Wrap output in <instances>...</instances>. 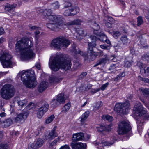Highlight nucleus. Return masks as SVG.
Segmentation results:
<instances>
[{
    "mask_svg": "<svg viewBox=\"0 0 149 149\" xmlns=\"http://www.w3.org/2000/svg\"><path fill=\"white\" fill-rule=\"evenodd\" d=\"M125 76V72H123L120 73L116 77L114 78V81H118L119 79H121L122 77H123Z\"/></svg>",
    "mask_w": 149,
    "mask_h": 149,
    "instance_id": "nucleus-33",
    "label": "nucleus"
},
{
    "mask_svg": "<svg viewBox=\"0 0 149 149\" xmlns=\"http://www.w3.org/2000/svg\"><path fill=\"white\" fill-rule=\"evenodd\" d=\"M88 53H91L93 52V48L95 47L96 45L95 43L93 42H90L88 43Z\"/></svg>",
    "mask_w": 149,
    "mask_h": 149,
    "instance_id": "nucleus-22",
    "label": "nucleus"
},
{
    "mask_svg": "<svg viewBox=\"0 0 149 149\" xmlns=\"http://www.w3.org/2000/svg\"><path fill=\"white\" fill-rule=\"evenodd\" d=\"M97 131L99 132H102L104 131H108L106 127L104 126L101 125L99 127H97Z\"/></svg>",
    "mask_w": 149,
    "mask_h": 149,
    "instance_id": "nucleus-38",
    "label": "nucleus"
},
{
    "mask_svg": "<svg viewBox=\"0 0 149 149\" xmlns=\"http://www.w3.org/2000/svg\"><path fill=\"white\" fill-rule=\"evenodd\" d=\"M21 78L24 84L28 88H34L37 84L35 72L33 70H28L22 72Z\"/></svg>",
    "mask_w": 149,
    "mask_h": 149,
    "instance_id": "nucleus-3",
    "label": "nucleus"
},
{
    "mask_svg": "<svg viewBox=\"0 0 149 149\" xmlns=\"http://www.w3.org/2000/svg\"><path fill=\"white\" fill-rule=\"evenodd\" d=\"M97 29H96L94 31V33L97 36L100 37L103 35L104 33L100 30H97Z\"/></svg>",
    "mask_w": 149,
    "mask_h": 149,
    "instance_id": "nucleus-40",
    "label": "nucleus"
},
{
    "mask_svg": "<svg viewBox=\"0 0 149 149\" xmlns=\"http://www.w3.org/2000/svg\"><path fill=\"white\" fill-rule=\"evenodd\" d=\"M112 35L115 38H117L121 35L120 33L118 31H114L112 33Z\"/></svg>",
    "mask_w": 149,
    "mask_h": 149,
    "instance_id": "nucleus-45",
    "label": "nucleus"
},
{
    "mask_svg": "<svg viewBox=\"0 0 149 149\" xmlns=\"http://www.w3.org/2000/svg\"><path fill=\"white\" fill-rule=\"evenodd\" d=\"M15 93L13 86L9 84L3 85L0 91V95L2 98L8 100L13 97Z\"/></svg>",
    "mask_w": 149,
    "mask_h": 149,
    "instance_id": "nucleus-5",
    "label": "nucleus"
},
{
    "mask_svg": "<svg viewBox=\"0 0 149 149\" xmlns=\"http://www.w3.org/2000/svg\"><path fill=\"white\" fill-rule=\"evenodd\" d=\"M100 90V89H93L91 91V92L93 94L95 93L98 91H99Z\"/></svg>",
    "mask_w": 149,
    "mask_h": 149,
    "instance_id": "nucleus-64",
    "label": "nucleus"
},
{
    "mask_svg": "<svg viewBox=\"0 0 149 149\" xmlns=\"http://www.w3.org/2000/svg\"><path fill=\"white\" fill-rule=\"evenodd\" d=\"M60 104V103L58 100H57L55 99H53L50 103L51 106L53 108L56 107Z\"/></svg>",
    "mask_w": 149,
    "mask_h": 149,
    "instance_id": "nucleus-30",
    "label": "nucleus"
},
{
    "mask_svg": "<svg viewBox=\"0 0 149 149\" xmlns=\"http://www.w3.org/2000/svg\"><path fill=\"white\" fill-rule=\"evenodd\" d=\"M49 108V104L45 102H43L39 104L36 110L37 117L40 118L48 111Z\"/></svg>",
    "mask_w": 149,
    "mask_h": 149,
    "instance_id": "nucleus-11",
    "label": "nucleus"
},
{
    "mask_svg": "<svg viewBox=\"0 0 149 149\" xmlns=\"http://www.w3.org/2000/svg\"><path fill=\"white\" fill-rule=\"evenodd\" d=\"M137 65L140 68V70L142 69L143 63L141 61H138L137 63Z\"/></svg>",
    "mask_w": 149,
    "mask_h": 149,
    "instance_id": "nucleus-59",
    "label": "nucleus"
},
{
    "mask_svg": "<svg viewBox=\"0 0 149 149\" xmlns=\"http://www.w3.org/2000/svg\"><path fill=\"white\" fill-rule=\"evenodd\" d=\"M84 138V134L83 133H78L73 135V141H75L83 140Z\"/></svg>",
    "mask_w": 149,
    "mask_h": 149,
    "instance_id": "nucleus-17",
    "label": "nucleus"
},
{
    "mask_svg": "<svg viewBox=\"0 0 149 149\" xmlns=\"http://www.w3.org/2000/svg\"><path fill=\"white\" fill-rule=\"evenodd\" d=\"M102 105L103 103L101 101H100L97 102L93 106V110L94 111L98 110L102 107Z\"/></svg>",
    "mask_w": 149,
    "mask_h": 149,
    "instance_id": "nucleus-28",
    "label": "nucleus"
},
{
    "mask_svg": "<svg viewBox=\"0 0 149 149\" xmlns=\"http://www.w3.org/2000/svg\"><path fill=\"white\" fill-rule=\"evenodd\" d=\"M52 10L50 9H46L43 11L42 14L45 17L48 19L49 21H55V19H60V17L62 16L59 15H52Z\"/></svg>",
    "mask_w": 149,
    "mask_h": 149,
    "instance_id": "nucleus-12",
    "label": "nucleus"
},
{
    "mask_svg": "<svg viewBox=\"0 0 149 149\" xmlns=\"http://www.w3.org/2000/svg\"><path fill=\"white\" fill-rule=\"evenodd\" d=\"M59 149H70V147L68 145H65L61 146Z\"/></svg>",
    "mask_w": 149,
    "mask_h": 149,
    "instance_id": "nucleus-61",
    "label": "nucleus"
},
{
    "mask_svg": "<svg viewBox=\"0 0 149 149\" xmlns=\"http://www.w3.org/2000/svg\"><path fill=\"white\" fill-rule=\"evenodd\" d=\"M92 85H91V84H88L87 85V86L85 88V90L86 91H88V90L90 89L92 87Z\"/></svg>",
    "mask_w": 149,
    "mask_h": 149,
    "instance_id": "nucleus-63",
    "label": "nucleus"
},
{
    "mask_svg": "<svg viewBox=\"0 0 149 149\" xmlns=\"http://www.w3.org/2000/svg\"><path fill=\"white\" fill-rule=\"evenodd\" d=\"M106 60L107 59L106 58H102L99 59L96 62L94 67H96L99 65L105 64L106 63Z\"/></svg>",
    "mask_w": 149,
    "mask_h": 149,
    "instance_id": "nucleus-27",
    "label": "nucleus"
},
{
    "mask_svg": "<svg viewBox=\"0 0 149 149\" xmlns=\"http://www.w3.org/2000/svg\"><path fill=\"white\" fill-rule=\"evenodd\" d=\"M60 19H55V21H49L52 23H48L46 24L47 27L52 31H56L58 28H61L60 26L63 25L64 18L62 16L60 17Z\"/></svg>",
    "mask_w": 149,
    "mask_h": 149,
    "instance_id": "nucleus-10",
    "label": "nucleus"
},
{
    "mask_svg": "<svg viewBox=\"0 0 149 149\" xmlns=\"http://www.w3.org/2000/svg\"><path fill=\"white\" fill-rule=\"evenodd\" d=\"M70 51L75 55H77V54H80L84 57V60H86L88 58V56L86 53L81 51L79 49H78L77 51L75 47L74 46L70 49Z\"/></svg>",
    "mask_w": 149,
    "mask_h": 149,
    "instance_id": "nucleus-14",
    "label": "nucleus"
},
{
    "mask_svg": "<svg viewBox=\"0 0 149 149\" xmlns=\"http://www.w3.org/2000/svg\"><path fill=\"white\" fill-rule=\"evenodd\" d=\"M43 140L39 138L37 140L36 144V147H40L43 145Z\"/></svg>",
    "mask_w": 149,
    "mask_h": 149,
    "instance_id": "nucleus-35",
    "label": "nucleus"
},
{
    "mask_svg": "<svg viewBox=\"0 0 149 149\" xmlns=\"http://www.w3.org/2000/svg\"><path fill=\"white\" fill-rule=\"evenodd\" d=\"M137 123L138 127H141V128H142L143 124V122L142 121L138 120L137 121Z\"/></svg>",
    "mask_w": 149,
    "mask_h": 149,
    "instance_id": "nucleus-52",
    "label": "nucleus"
},
{
    "mask_svg": "<svg viewBox=\"0 0 149 149\" xmlns=\"http://www.w3.org/2000/svg\"><path fill=\"white\" fill-rule=\"evenodd\" d=\"M143 95L145 97H149V88H141L140 89Z\"/></svg>",
    "mask_w": 149,
    "mask_h": 149,
    "instance_id": "nucleus-24",
    "label": "nucleus"
},
{
    "mask_svg": "<svg viewBox=\"0 0 149 149\" xmlns=\"http://www.w3.org/2000/svg\"><path fill=\"white\" fill-rule=\"evenodd\" d=\"M117 66L116 64H113L111 65L109 70L111 72H115L116 70Z\"/></svg>",
    "mask_w": 149,
    "mask_h": 149,
    "instance_id": "nucleus-39",
    "label": "nucleus"
},
{
    "mask_svg": "<svg viewBox=\"0 0 149 149\" xmlns=\"http://www.w3.org/2000/svg\"><path fill=\"white\" fill-rule=\"evenodd\" d=\"M90 38L92 41V42L95 43V42L97 41L98 38L95 36L91 35L90 36Z\"/></svg>",
    "mask_w": 149,
    "mask_h": 149,
    "instance_id": "nucleus-54",
    "label": "nucleus"
},
{
    "mask_svg": "<svg viewBox=\"0 0 149 149\" xmlns=\"http://www.w3.org/2000/svg\"><path fill=\"white\" fill-rule=\"evenodd\" d=\"M141 58L143 60H148L149 58V55L148 54L145 53L142 55Z\"/></svg>",
    "mask_w": 149,
    "mask_h": 149,
    "instance_id": "nucleus-50",
    "label": "nucleus"
},
{
    "mask_svg": "<svg viewBox=\"0 0 149 149\" xmlns=\"http://www.w3.org/2000/svg\"><path fill=\"white\" fill-rule=\"evenodd\" d=\"M131 129L128 121L123 120L118 123L117 132L119 134H124L130 130Z\"/></svg>",
    "mask_w": 149,
    "mask_h": 149,
    "instance_id": "nucleus-9",
    "label": "nucleus"
},
{
    "mask_svg": "<svg viewBox=\"0 0 149 149\" xmlns=\"http://www.w3.org/2000/svg\"><path fill=\"white\" fill-rule=\"evenodd\" d=\"M33 45L32 38L24 37L17 41L15 49L17 52L20 53L21 57L22 60L33 59L35 57V54L31 48Z\"/></svg>",
    "mask_w": 149,
    "mask_h": 149,
    "instance_id": "nucleus-1",
    "label": "nucleus"
},
{
    "mask_svg": "<svg viewBox=\"0 0 149 149\" xmlns=\"http://www.w3.org/2000/svg\"><path fill=\"white\" fill-rule=\"evenodd\" d=\"M65 3H64V8H66L71 7L72 6V4L70 2L67 1H65Z\"/></svg>",
    "mask_w": 149,
    "mask_h": 149,
    "instance_id": "nucleus-42",
    "label": "nucleus"
},
{
    "mask_svg": "<svg viewBox=\"0 0 149 149\" xmlns=\"http://www.w3.org/2000/svg\"><path fill=\"white\" fill-rule=\"evenodd\" d=\"M107 38L106 35L104 33L103 35L100 37L99 40L100 41L104 42Z\"/></svg>",
    "mask_w": 149,
    "mask_h": 149,
    "instance_id": "nucleus-48",
    "label": "nucleus"
},
{
    "mask_svg": "<svg viewBox=\"0 0 149 149\" xmlns=\"http://www.w3.org/2000/svg\"><path fill=\"white\" fill-rule=\"evenodd\" d=\"M106 26L108 28H111L112 25L111 23L109 22H107L105 23Z\"/></svg>",
    "mask_w": 149,
    "mask_h": 149,
    "instance_id": "nucleus-62",
    "label": "nucleus"
},
{
    "mask_svg": "<svg viewBox=\"0 0 149 149\" xmlns=\"http://www.w3.org/2000/svg\"><path fill=\"white\" fill-rule=\"evenodd\" d=\"M70 43V40L66 37L60 36L51 41L50 46L54 49L60 50L61 47L66 48Z\"/></svg>",
    "mask_w": 149,
    "mask_h": 149,
    "instance_id": "nucleus-4",
    "label": "nucleus"
},
{
    "mask_svg": "<svg viewBox=\"0 0 149 149\" xmlns=\"http://www.w3.org/2000/svg\"><path fill=\"white\" fill-rule=\"evenodd\" d=\"M54 116L53 115H51L49 117L47 118L45 121L47 124H49L52 122L54 118Z\"/></svg>",
    "mask_w": 149,
    "mask_h": 149,
    "instance_id": "nucleus-36",
    "label": "nucleus"
},
{
    "mask_svg": "<svg viewBox=\"0 0 149 149\" xmlns=\"http://www.w3.org/2000/svg\"><path fill=\"white\" fill-rule=\"evenodd\" d=\"M100 47L102 49L106 50H109L110 49L109 46H106L104 45H100Z\"/></svg>",
    "mask_w": 149,
    "mask_h": 149,
    "instance_id": "nucleus-57",
    "label": "nucleus"
},
{
    "mask_svg": "<svg viewBox=\"0 0 149 149\" xmlns=\"http://www.w3.org/2000/svg\"><path fill=\"white\" fill-rule=\"evenodd\" d=\"M27 115L25 113H21L18 115L15 118L14 120L16 123L19 122L23 120H25L27 117Z\"/></svg>",
    "mask_w": 149,
    "mask_h": 149,
    "instance_id": "nucleus-16",
    "label": "nucleus"
},
{
    "mask_svg": "<svg viewBox=\"0 0 149 149\" xmlns=\"http://www.w3.org/2000/svg\"><path fill=\"white\" fill-rule=\"evenodd\" d=\"M137 25L138 26H140L141 25L143 22V18L141 16H139L137 18Z\"/></svg>",
    "mask_w": 149,
    "mask_h": 149,
    "instance_id": "nucleus-41",
    "label": "nucleus"
},
{
    "mask_svg": "<svg viewBox=\"0 0 149 149\" xmlns=\"http://www.w3.org/2000/svg\"><path fill=\"white\" fill-rule=\"evenodd\" d=\"M71 145L72 149H86V146L85 143L73 142L71 143Z\"/></svg>",
    "mask_w": 149,
    "mask_h": 149,
    "instance_id": "nucleus-15",
    "label": "nucleus"
},
{
    "mask_svg": "<svg viewBox=\"0 0 149 149\" xmlns=\"http://www.w3.org/2000/svg\"><path fill=\"white\" fill-rule=\"evenodd\" d=\"M71 107V104L70 102L66 103L62 108L61 112L66 113L68 111Z\"/></svg>",
    "mask_w": 149,
    "mask_h": 149,
    "instance_id": "nucleus-21",
    "label": "nucleus"
},
{
    "mask_svg": "<svg viewBox=\"0 0 149 149\" xmlns=\"http://www.w3.org/2000/svg\"><path fill=\"white\" fill-rule=\"evenodd\" d=\"M103 119L104 120H107L109 122H111L113 120V118L109 115H104L102 117Z\"/></svg>",
    "mask_w": 149,
    "mask_h": 149,
    "instance_id": "nucleus-29",
    "label": "nucleus"
},
{
    "mask_svg": "<svg viewBox=\"0 0 149 149\" xmlns=\"http://www.w3.org/2000/svg\"><path fill=\"white\" fill-rule=\"evenodd\" d=\"M64 95V93H62L58 95L57 96L56 99L60 104L61 103H64L65 102V99Z\"/></svg>",
    "mask_w": 149,
    "mask_h": 149,
    "instance_id": "nucleus-20",
    "label": "nucleus"
},
{
    "mask_svg": "<svg viewBox=\"0 0 149 149\" xmlns=\"http://www.w3.org/2000/svg\"><path fill=\"white\" fill-rule=\"evenodd\" d=\"M59 138H58L56 139L54 141L51 143L50 145L51 146L55 145H56L57 143L59 141Z\"/></svg>",
    "mask_w": 149,
    "mask_h": 149,
    "instance_id": "nucleus-56",
    "label": "nucleus"
},
{
    "mask_svg": "<svg viewBox=\"0 0 149 149\" xmlns=\"http://www.w3.org/2000/svg\"><path fill=\"white\" fill-rule=\"evenodd\" d=\"M26 100H22L18 101V104L19 105L21 106L22 107L23 106L26 104Z\"/></svg>",
    "mask_w": 149,
    "mask_h": 149,
    "instance_id": "nucleus-46",
    "label": "nucleus"
},
{
    "mask_svg": "<svg viewBox=\"0 0 149 149\" xmlns=\"http://www.w3.org/2000/svg\"><path fill=\"white\" fill-rule=\"evenodd\" d=\"M0 149H9L8 145L5 144H0Z\"/></svg>",
    "mask_w": 149,
    "mask_h": 149,
    "instance_id": "nucleus-51",
    "label": "nucleus"
},
{
    "mask_svg": "<svg viewBox=\"0 0 149 149\" xmlns=\"http://www.w3.org/2000/svg\"><path fill=\"white\" fill-rule=\"evenodd\" d=\"M79 8L76 7L65 10L63 13V15L66 16H74L79 13Z\"/></svg>",
    "mask_w": 149,
    "mask_h": 149,
    "instance_id": "nucleus-13",
    "label": "nucleus"
},
{
    "mask_svg": "<svg viewBox=\"0 0 149 149\" xmlns=\"http://www.w3.org/2000/svg\"><path fill=\"white\" fill-rule=\"evenodd\" d=\"M120 40L124 45H127L128 44V38L126 35H122L120 37Z\"/></svg>",
    "mask_w": 149,
    "mask_h": 149,
    "instance_id": "nucleus-26",
    "label": "nucleus"
},
{
    "mask_svg": "<svg viewBox=\"0 0 149 149\" xmlns=\"http://www.w3.org/2000/svg\"><path fill=\"white\" fill-rule=\"evenodd\" d=\"M61 80V78H59L57 77H53L50 78L49 80V82L51 83H58Z\"/></svg>",
    "mask_w": 149,
    "mask_h": 149,
    "instance_id": "nucleus-31",
    "label": "nucleus"
},
{
    "mask_svg": "<svg viewBox=\"0 0 149 149\" xmlns=\"http://www.w3.org/2000/svg\"><path fill=\"white\" fill-rule=\"evenodd\" d=\"M12 58V57L8 51L5 50L2 51L0 61L4 68H10L12 67L13 62Z\"/></svg>",
    "mask_w": 149,
    "mask_h": 149,
    "instance_id": "nucleus-7",
    "label": "nucleus"
},
{
    "mask_svg": "<svg viewBox=\"0 0 149 149\" xmlns=\"http://www.w3.org/2000/svg\"><path fill=\"white\" fill-rule=\"evenodd\" d=\"M29 27L30 30L31 31L33 30H34L38 29H40L39 27H37L35 26H32L31 25H29Z\"/></svg>",
    "mask_w": 149,
    "mask_h": 149,
    "instance_id": "nucleus-58",
    "label": "nucleus"
},
{
    "mask_svg": "<svg viewBox=\"0 0 149 149\" xmlns=\"http://www.w3.org/2000/svg\"><path fill=\"white\" fill-rule=\"evenodd\" d=\"M130 104L128 101H126L123 103H116L114 109L117 113L125 114L126 113L129 108Z\"/></svg>",
    "mask_w": 149,
    "mask_h": 149,
    "instance_id": "nucleus-8",
    "label": "nucleus"
},
{
    "mask_svg": "<svg viewBox=\"0 0 149 149\" xmlns=\"http://www.w3.org/2000/svg\"><path fill=\"white\" fill-rule=\"evenodd\" d=\"M16 6H14L13 5H10V4L7 5L5 6V10H6L10 11L13 10V8H15Z\"/></svg>",
    "mask_w": 149,
    "mask_h": 149,
    "instance_id": "nucleus-37",
    "label": "nucleus"
},
{
    "mask_svg": "<svg viewBox=\"0 0 149 149\" xmlns=\"http://www.w3.org/2000/svg\"><path fill=\"white\" fill-rule=\"evenodd\" d=\"M48 83L45 81H42L38 85V90L40 93L42 92L47 87Z\"/></svg>",
    "mask_w": 149,
    "mask_h": 149,
    "instance_id": "nucleus-18",
    "label": "nucleus"
},
{
    "mask_svg": "<svg viewBox=\"0 0 149 149\" xmlns=\"http://www.w3.org/2000/svg\"><path fill=\"white\" fill-rule=\"evenodd\" d=\"M76 32L79 35H82L84 34V31L83 29L81 28H78L76 29Z\"/></svg>",
    "mask_w": 149,
    "mask_h": 149,
    "instance_id": "nucleus-47",
    "label": "nucleus"
},
{
    "mask_svg": "<svg viewBox=\"0 0 149 149\" xmlns=\"http://www.w3.org/2000/svg\"><path fill=\"white\" fill-rule=\"evenodd\" d=\"M12 123L13 121L11 118H9L7 119L4 122V126L6 127H8Z\"/></svg>",
    "mask_w": 149,
    "mask_h": 149,
    "instance_id": "nucleus-32",
    "label": "nucleus"
},
{
    "mask_svg": "<svg viewBox=\"0 0 149 149\" xmlns=\"http://www.w3.org/2000/svg\"><path fill=\"white\" fill-rule=\"evenodd\" d=\"M49 68L53 71H58L61 69L67 70L70 69L71 66L70 58L62 55L51 57L49 62Z\"/></svg>",
    "mask_w": 149,
    "mask_h": 149,
    "instance_id": "nucleus-2",
    "label": "nucleus"
},
{
    "mask_svg": "<svg viewBox=\"0 0 149 149\" xmlns=\"http://www.w3.org/2000/svg\"><path fill=\"white\" fill-rule=\"evenodd\" d=\"M56 127H54L53 129L49 133L50 137H51V139H53L58 136V134L56 132Z\"/></svg>",
    "mask_w": 149,
    "mask_h": 149,
    "instance_id": "nucleus-25",
    "label": "nucleus"
},
{
    "mask_svg": "<svg viewBox=\"0 0 149 149\" xmlns=\"http://www.w3.org/2000/svg\"><path fill=\"white\" fill-rule=\"evenodd\" d=\"M90 59L91 60H95L97 56V53L95 52H93L92 53H90Z\"/></svg>",
    "mask_w": 149,
    "mask_h": 149,
    "instance_id": "nucleus-44",
    "label": "nucleus"
},
{
    "mask_svg": "<svg viewBox=\"0 0 149 149\" xmlns=\"http://www.w3.org/2000/svg\"><path fill=\"white\" fill-rule=\"evenodd\" d=\"M90 112L87 111L82 114L81 118V123L84 124L87 118L88 117Z\"/></svg>",
    "mask_w": 149,
    "mask_h": 149,
    "instance_id": "nucleus-23",
    "label": "nucleus"
},
{
    "mask_svg": "<svg viewBox=\"0 0 149 149\" xmlns=\"http://www.w3.org/2000/svg\"><path fill=\"white\" fill-rule=\"evenodd\" d=\"M100 145L102 144V146H109L111 145L110 143L108 142L105 141H102L100 143Z\"/></svg>",
    "mask_w": 149,
    "mask_h": 149,
    "instance_id": "nucleus-49",
    "label": "nucleus"
},
{
    "mask_svg": "<svg viewBox=\"0 0 149 149\" xmlns=\"http://www.w3.org/2000/svg\"><path fill=\"white\" fill-rule=\"evenodd\" d=\"M82 21L79 19H76L73 21H72L70 22H67L66 24H65V25H66L67 26L74 25H79L82 22Z\"/></svg>",
    "mask_w": 149,
    "mask_h": 149,
    "instance_id": "nucleus-19",
    "label": "nucleus"
},
{
    "mask_svg": "<svg viewBox=\"0 0 149 149\" xmlns=\"http://www.w3.org/2000/svg\"><path fill=\"white\" fill-rule=\"evenodd\" d=\"M133 111L134 115L136 116H143L145 120H149V114L140 102H137L135 104Z\"/></svg>",
    "mask_w": 149,
    "mask_h": 149,
    "instance_id": "nucleus-6",
    "label": "nucleus"
},
{
    "mask_svg": "<svg viewBox=\"0 0 149 149\" xmlns=\"http://www.w3.org/2000/svg\"><path fill=\"white\" fill-rule=\"evenodd\" d=\"M124 66L125 67H130L131 65V62L128 61H125L124 62Z\"/></svg>",
    "mask_w": 149,
    "mask_h": 149,
    "instance_id": "nucleus-55",
    "label": "nucleus"
},
{
    "mask_svg": "<svg viewBox=\"0 0 149 149\" xmlns=\"http://www.w3.org/2000/svg\"><path fill=\"white\" fill-rule=\"evenodd\" d=\"M93 25L95 29H100V27L99 25L97 24L95 22H94Z\"/></svg>",
    "mask_w": 149,
    "mask_h": 149,
    "instance_id": "nucleus-60",
    "label": "nucleus"
},
{
    "mask_svg": "<svg viewBox=\"0 0 149 149\" xmlns=\"http://www.w3.org/2000/svg\"><path fill=\"white\" fill-rule=\"evenodd\" d=\"M140 71H143L144 74L146 76H148L149 74V67H147L146 68L142 69H141Z\"/></svg>",
    "mask_w": 149,
    "mask_h": 149,
    "instance_id": "nucleus-43",
    "label": "nucleus"
},
{
    "mask_svg": "<svg viewBox=\"0 0 149 149\" xmlns=\"http://www.w3.org/2000/svg\"><path fill=\"white\" fill-rule=\"evenodd\" d=\"M52 8L54 10L58 9L59 8L60 5L58 1H56L55 3L52 4Z\"/></svg>",
    "mask_w": 149,
    "mask_h": 149,
    "instance_id": "nucleus-34",
    "label": "nucleus"
},
{
    "mask_svg": "<svg viewBox=\"0 0 149 149\" xmlns=\"http://www.w3.org/2000/svg\"><path fill=\"white\" fill-rule=\"evenodd\" d=\"M109 85V83L107 82L106 83L102 85L100 88V89L102 91L104 90Z\"/></svg>",
    "mask_w": 149,
    "mask_h": 149,
    "instance_id": "nucleus-53",
    "label": "nucleus"
}]
</instances>
